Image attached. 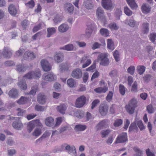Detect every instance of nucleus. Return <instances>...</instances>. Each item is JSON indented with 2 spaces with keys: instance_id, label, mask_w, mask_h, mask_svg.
<instances>
[{
  "instance_id": "f257e3e1",
  "label": "nucleus",
  "mask_w": 156,
  "mask_h": 156,
  "mask_svg": "<svg viewBox=\"0 0 156 156\" xmlns=\"http://www.w3.org/2000/svg\"><path fill=\"white\" fill-rule=\"evenodd\" d=\"M137 101L136 99H131L128 105L125 106L127 112L130 114H133L134 112L135 108L137 107Z\"/></svg>"
},
{
  "instance_id": "f03ea898",
  "label": "nucleus",
  "mask_w": 156,
  "mask_h": 156,
  "mask_svg": "<svg viewBox=\"0 0 156 156\" xmlns=\"http://www.w3.org/2000/svg\"><path fill=\"white\" fill-rule=\"evenodd\" d=\"M98 58L100 62V64L101 65L107 66L109 63V60L107 58V55L106 54L100 53L98 56Z\"/></svg>"
},
{
  "instance_id": "7ed1b4c3",
  "label": "nucleus",
  "mask_w": 156,
  "mask_h": 156,
  "mask_svg": "<svg viewBox=\"0 0 156 156\" xmlns=\"http://www.w3.org/2000/svg\"><path fill=\"white\" fill-rule=\"evenodd\" d=\"M105 12L101 7L97 8L96 10V14L97 19L100 21L105 22L106 20V17L105 16Z\"/></svg>"
},
{
  "instance_id": "20e7f679",
  "label": "nucleus",
  "mask_w": 156,
  "mask_h": 156,
  "mask_svg": "<svg viewBox=\"0 0 156 156\" xmlns=\"http://www.w3.org/2000/svg\"><path fill=\"white\" fill-rule=\"evenodd\" d=\"M86 98L84 95H82L77 98L75 102V107L78 108L83 107L85 104Z\"/></svg>"
},
{
  "instance_id": "39448f33",
  "label": "nucleus",
  "mask_w": 156,
  "mask_h": 156,
  "mask_svg": "<svg viewBox=\"0 0 156 156\" xmlns=\"http://www.w3.org/2000/svg\"><path fill=\"white\" fill-rule=\"evenodd\" d=\"M41 76L40 72L39 70L37 71H31L28 72L23 76L27 79H31L32 78H39Z\"/></svg>"
},
{
  "instance_id": "423d86ee",
  "label": "nucleus",
  "mask_w": 156,
  "mask_h": 156,
  "mask_svg": "<svg viewBox=\"0 0 156 156\" xmlns=\"http://www.w3.org/2000/svg\"><path fill=\"white\" fill-rule=\"evenodd\" d=\"M15 120L12 123V126L17 130L21 129L23 128V126L20 120L19 117H14Z\"/></svg>"
},
{
  "instance_id": "0eeeda50",
  "label": "nucleus",
  "mask_w": 156,
  "mask_h": 156,
  "mask_svg": "<svg viewBox=\"0 0 156 156\" xmlns=\"http://www.w3.org/2000/svg\"><path fill=\"white\" fill-rule=\"evenodd\" d=\"M13 53V51L9 47H5L2 52V54L4 57L9 58L12 55Z\"/></svg>"
},
{
  "instance_id": "6e6552de",
  "label": "nucleus",
  "mask_w": 156,
  "mask_h": 156,
  "mask_svg": "<svg viewBox=\"0 0 156 156\" xmlns=\"http://www.w3.org/2000/svg\"><path fill=\"white\" fill-rule=\"evenodd\" d=\"M109 121L108 120L105 119L99 122L96 126L97 130H99L104 128H106L108 126Z\"/></svg>"
},
{
  "instance_id": "1a4fd4ad",
  "label": "nucleus",
  "mask_w": 156,
  "mask_h": 156,
  "mask_svg": "<svg viewBox=\"0 0 156 156\" xmlns=\"http://www.w3.org/2000/svg\"><path fill=\"white\" fill-rule=\"evenodd\" d=\"M43 78L46 81H51L56 80V76L52 73H49L44 74Z\"/></svg>"
},
{
  "instance_id": "9d476101",
  "label": "nucleus",
  "mask_w": 156,
  "mask_h": 156,
  "mask_svg": "<svg viewBox=\"0 0 156 156\" xmlns=\"http://www.w3.org/2000/svg\"><path fill=\"white\" fill-rule=\"evenodd\" d=\"M101 4L102 7L107 10L112 9V4L111 0H102Z\"/></svg>"
},
{
  "instance_id": "9b49d317",
  "label": "nucleus",
  "mask_w": 156,
  "mask_h": 156,
  "mask_svg": "<svg viewBox=\"0 0 156 156\" xmlns=\"http://www.w3.org/2000/svg\"><path fill=\"white\" fill-rule=\"evenodd\" d=\"M64 11L66 12L72 14L74 11V6L70 3H66L64 5Z\"/></svg>"
},
{
  "instance_id": "f8f14e48",
  "label": "nucleus",
  "mask_w": 156,
  "mask_h": 156,
  "mask_svg": "<svg viewBox=\"0 0 156 156\" xmlns=\"http://www.w3.org/2000/svg\"><path fill=\"white\" fill-rule=\"evenodd\" d=\"M41 66L44 71H48L51 69V67L50 66L49 63L47 60L45 59H42L41 62Z\"/></svg>"
},
{
  "instance_id": "ddd939ff",
  "label": "nucleus",
  "mask_w": 156,
  "mask_h": 156,
  "mask_svg": "<svg viewBox=\"0 0 156 156\" xmlns=\"http://www.w3.org/2000/svg\"><path fill=\"white\" fill-rule=\"evenodd\" d=\"M127 140V135L126 133H122L119 135L117 137L115 142V143H124Z\"/></svg>"
},
{
  "instance_id": "4468645a",
  "label": "nucleus",
  "mask_w": 156,
  "mask_h": 156,
  "mask_svg": "<svg viewBox=\"0 0 156 156\" xmlns=\"http://www.w3.org/2000/svg\"><path fill=\"white\" fill-rule=\"evenodd\" d=\"M82 73L81 70L79 69H74L72 71L71 76L76 79H79L82 76Z\"/></svg>"
},
{
  "instance_id": "2eb2a0df",
  "label": "nucleus",
  "mask_w": 156,
  "mask_h": 156,
  "mask_svg": "<svg viewBox=\"0 0 156 156\" xmlns=\"http://www.w3.org/2000/svg\"><path fill=\"white\" fill-rule=\"evenodd\" d=\"M23 58L25 60L30 61L35 58V55L34 53L27 51L25 53Z\"/></svg>"
},
{
  "instance_id": "dca6fc26",
  "label": "nucleus",
  "mask_w": 156,
  "mask_h": 156,
  "mask_svg": "<svg viewBox=\"0 0 156 156\" xmlns=\"http://www.w3.org/2000/svg\"><path fill=\"white\" fill-rule=\"evenodd\" d=\"M63 54L61 52L56 53L54 57V60L57 63L62 62L63 60Z\"/></svg>"
},
{
  "instance_id": "f3484780",
  "label": "nucleus",
  "mask_w": 156,
  "mask_h": 156,
  "mask_svg": "<svg viewBox=\"0 0 156 156\" xmlns=\"http://www.w3.org/2000/svg\"><path fill=\"white\" fill-rule=\"evenodd\" d=\"M67 147L68 149H66V151L68 153L73 156H76V149L74 146L72 145L70 146L68 145Z\"/></svg>"
},
{
  "instance_id": "a211bd4d",
  "label": "nucleus",
  "mask_w": 156,
  "mask_h": 156,
  "mask_svg": "<svg viewBox=\"0 0 156 156\" xmlns=\"http://www.w3.org/2000/svg\"><path fill=\"white\" fill-rule=\"evenodd\" d=\"M108 111V107L105 105H102L100 106L99 111L101 115H105L107 114Z\"/></svg>"
},
{
  "instance_id": "6ab92c4d",
  "label": "nucleus",
  "mask_w": 156,
  "mask_h": 156,
  "mask_svg": "<svg viewBox=\"0 0 156 156\" xmlns=\"http://www.w3.org/2000/svg\"><path fill=\"white\" fill-rule=\"evenodd\" d=\"M9 96L12 98H16L18 97V91L16 89L12 88L8 93Z\"/></svg>"
},
{
  "instance_id": "aec40b11",
  "label": "nucleus",
  "mask_w": 156,
  "mask_h": 156,
  "mask_svg": "<svg viewBox=\"0 0 156 156\" xmlns=\"http://www.w3.org/2000/svg\"><path fill=\"white\" fill-rule=\"evenodd\" d=\"M83 5L87 9H90L93 8L94 5L91 0H86L84 1Z\"/></svg>"
},
{
  "instance_id": "412c9836",
  "label": "nucleus",
  "mask_w": 156,
  "mask_h": 156,
  "mask_svg": "<svg viewBox=\"0 0 156 156\" xmlns=\"http://www.w3.org/2000/svg\"><path fill=\"white\" fill-rule=\"evenodd\" d=\"M46 96L43 94H39L37 96V101L40 104H44L46 102Z\"/></svg>"
},
{
  "instance_id": "4be33fe9",
  "label": "nucleus",
  "mask_w": 156,
  "mask_h": 156,
  "mask_svg": "<svg viewBox=\"0 0 156 156\" xmlns=\"http://www.w3.org/2000/svg\"><path fill=\"white\" fill-rule=\"evenodd\" d=\"M8 10L9 13L12 16H15L17 13V9L14 5L13 4L9 5Z\"/></svg>"
},
{
  "instance_id": "5701e85b",
  "label": "nucleus",
  "mask_w": 156,
  "mask_h": 156,
  "mask_svg": "<svg viewBox=\"0 0 156 156\" xmlns=\"http://www.w3.org/2000/svg\"><path fill=\"white\" fill-rule=\"evenodd\" d=\"M69 28L68 25L65 23H63L58 27V31L61 33H64L67 31Z\"/></svg>"
},
{
  "instance_id": "b1692460",
  "label": "nucleus",
  "mask_w": 156,
  "mask_h": 156,
  "mask_svg": "<svg viewBox=\"0 0 156 156\" xmlns=\"http://www.w3.org/2000/svg\"><path fill=\"white\" fill-rule=\"evenodd\" d=\"M58 111L60 113L64 114L67 109V106L64 104H60L57 107Z\"/></svg>"
},
{
  "instance_id": "393cba45",
  "label": "nucleus",
  "mask_w": 156,
  "mask_h": 156,
  "mask_svg": "<svg viewBox=\"0 0 156 156\" xmlns=\"http://www.w3.org/2000/svg\"><path fill=\"white\" fill-rule=\"evenodd\" d=\"M126 1L132 9L135 10L137 9L138 6L135 0H126Z\"/></svg>"
},
{
  "instance_id": "a878e982",
  "label": "nucleus",
  "mask_w": 156,
  "mask_h": 156,
  "mask_svg": "<svg viewBox=\"0 0 156 156\" xmlns=\"http://www.w3.org/2000/svg\"><path fill=\"white\" fill-rule=\"evenodd\" d=\"M38 85V84L37 83L33 85L31 88V90L29 93H27V94L35 95L37 90Z\"/></svg>"
},
{
  "instance_id": "bb28decb",
  "label": "nucleus",
  "mask_w": 156,
  "mask_h": 156,
  "mask_svg": "<svg viewBox=\"0 0 156 156\" xmlns=\"http://www.w3.org/2000/svg\"><path fill=\"white\" fill-rule=\"evenodd\" d=\"M59 49L60 50H64L67 51H72L74 49V46L72 44H68L63 47H60Z\"/></svg>"
},
{
  "instance_id": "cd10ccee",
  "label": "nucleus",
  "mask_w": 156,
  "mask_h": 156,
  "mask_svg": "<svg viewBox=\"0 0 156 156\" xmlns=\"http://www.w3.org/2000/svg\"><path fill=\"white\" fill-rule=\"evenodd\" d=\"M18 85L21 89L23 90H25L27 88V84L24 80H21L18 82Z\"/></svg>"
},
{
  "instance_id": "c85d7f7f",
  "label": "nucleus",
  "mask_w": 156,
  "mask_h": 156,
  "mask_svg": "<svg viewBox=\"0 0 156 156\" xmlns=\"http://www.w3.org/2000/svg\"><path fill=\"white\" fill-rule=\"evenodd\" d=\"M107 48L111 51L115 49L114 43L112 40L111 39L107 40Z\"/></svg>"
},
{
  "instance_id": "c756f323",
  "label": "nucleus",
  "mask_w": 156,
  "mask_h": 156,
  "mask_svg": "<svg viewBox=\"0 0 156 156\" xmlns=\"http://www.w3.org/2000/svg\"><path fill=\"white\" fill-rule=\"evenodd\" d=\"M149 23H144L142 24V33L144 34H147L149 32Z\"/></svg>"
},
{
  "instance_id": "7c9ffc66",
  "label": "nucleus",
  "mask_w": 156,
  "mask_h": 156,
  "mask_svg": "<svg viewBox=\"0 0 156 156\" xmlns=\"http://www.w3.org/2000/svg\"><path fill=\"white\" fill-rule=\"evenodd\" d=\"M108 90V88L105 86L104 87H99L94 89V91L98 93H104L106 92Z\"/></svg>"
},
{
  "instance_id": "2f4dec72",
  "label": "nucleus",
  "mask_w": 156,
  "mask_h": 156,
  "mask_svg": "<svg viewBox=\"0 0 156 156\" xmlns=\"http://www.w3.org/2000/svg\"><path fill=\"white\" fill-rule=\"evenodd\" d=\"M47 37H50L52 35L55 33L56 29L54 27H50L47 28Z\"/></svg>"
},
{
  "instance_id": "473e14b6",
  "label": "nucleus",
  "mask_w": 156,
  "mask_h": 156,
  "mask_svg": "<svg viewBox=\"0 0 156 156\" xmlns=\"http://www.w3.org/2000/svg\"><path fill=\"white\" fill-rule=\"evenodd\" d=\"M45 124L48 126H52L54 124V119L53 118L49 117L47 118L45 120Z\"/></svg>"
},
{
  "instance_id": "72a5a7b5",
  "label": "nucleus",
  "mask_w": 156,
  "mask_h": 156,
  "mask_svg": "<svg viewBox=\"0 0 156 156\" xmlns=\"http://www.w3.org/2000/svg\"><path fill=\"white\" fill-rule=\"evenodd\" d=\"M28 100V98L26 97L22 96L17 101V102L19 104L23 105L27 103Z\"/></svg>"
},
{
  "instance_id": "f704fd0d",
  "label": "nucleus",
  "mask_w": 156,
  "mask_h": 156,
  "mask_svg": "<svg viewBox=\"0 0 156 156\" xmlns=\"http://www.w3.org/2000/svg\"><path fill=\"white\" fill-rule=\"evenodd\" d=\"M50 134L51 133L49 132L48 131L45 132L40 138L36 140V142H40L43 139L49 136Z\"/></svg>"
},
{
  "instance_id": "c9c22d12",
  "label": "nucleus",
  "mask_w": 156,
  "mask_h": 156,
  "mask_svg": "<svg viewBox=\"0 0 156 156\" xmlns=\"http://www.w3.org/2000/svg\"><path fill=\"white\" fill-rule=\"evenodd\" d=\"M99 32L101 35L104 37H107L109 36V30L107 29L101 28Z\"/></svg>"
},
{
  "instance_id": "e433bc0d",
  "label": "nucleus",
  "mask_w": 156,
  "mask_h": 156,
  "mask_svg": "<svg viewBox=\"0 0 156 156\" xmlns=\"http://www.w3.org/2000/svg\"><path fill=\"white\" fill-rule=\"evenodd\" d=\"M87 128V126L85 125L79 124L76 125L75 129L79 131H83Z\"/></svg>"
},
{
  "instance_id": "4c0bfd02",
  "label": "nucleus",
  "mask_w": 156,
  "mask_h": 156,
  "mask_svg": "<svg viewBox=\"0 0 156 156\" xmlns=\"http://www.w3.org/2000/svg\"><path fill=\"white\" fill-rule=\"evenodd\" d=\"M141 8L143 12L145 14L149 13L151 9V8L148 5L145 4L142 5Z\"/></svg>"
},
{
  "instance_id": "58836bf2",
  "label": "nucleus",
  "mask_w": 156,
  "mask_h": 156,
  "mask_svg": "<svg viewBox=\"0 0 156 156\" xmlns=\"http://www.w3.org/2000/svg\"><path fill=\"white\" fill-rule=\"evenodd\" d=\"M138 130V128L136 126V122H133L132 123L129 128V131H135L137 132Z\"/></svg>"
},
{
  "instance_id": "ea45409f",
  "label": "nucleus",
  "mask_w": 156,
  "mask_h": 156,
  "mask_svg": "<svg viewBox=\"0 0 156 156\" xmlns=\"http://www.w3.org/2000/svg\"><path fill=\"white\" fill-rule=\"evenodd\" d=\"M67 83L68 86L71 87H74L76 83L75 81L73 78H70L68 80Z\"/></svg>"
},
{
  "instance_id": "a19ab883",
  "label": "nucleus",
  "mask_w": 156,
  "mask_h": 156,
  "mask_svg": "<svg viewBox=\"0 0 156 156\" xmlns=\"http://www.w3.org/2000/svg\"><path fill=\"white\" fill-rule=\"evenodd\" d=\"M145 67L143 66H139L137 67V70L138 73L140 74H142L144 72Z\"/></svg>"
},
{
  "instance_id": "79ce46f5",
  "label": "nucleus",
  "mask_w": 156,
  "mask_h": 156,
  "mask_svg": "<svg viewBox=\"0 0 156 156\" xmlns=\"http://www.w3.org/2000/svg\"><path fill=\"white\" fill-rule=\"evenodd\" d=\"M111 132V130L108 129L102 130L101 132L102 137L104 138L107 137Z\"/></svg>"
},
{
  "instance_id": "37998d69",
  "label": "nucleus",
  "mask_w": 156,
  "mask_h": 156,
  "mask_svg": "<svg viewBox=\"0 0 156 156\" xmlns=\"http://www.w3.org/2000/svg\"><path fill=\"white\" fill-rule=\"evenodd\" d=\"M35 127L34 125L33 121L29 122L27 126V129L29 132H31Z\"/></svg>"
},
{
  "instance_id": "c03bdc74",
  "label": "nucleus",
  "mask_w": 156,
  "mask_h": 156,
  "mask_svg": "<svg viewBox=\"0 0 156 156\" xmlns=\"http://www.w3.org/2000/svg\"><path fill=\"white\" fill-rule=\"evenodd\" d=\"M122 11L120 9H117L115 12V16L117 20H119L121 15Z\"/></svg>"
},
{
  "instance_id": "a18cd8bd",
  "label": "nucleus",
  "mask_w": 156,
  "mask_h": 156,
  "mask_svg": "<svg viewBox=\"0 0 156 156\" xmlns=\"http://www.w3.org/2000/svg\"><path fill=\"white\" fill-rule=\"evenodd\" d=\"M147 111L149 114H152L154 112V109L151 104L148 105L147 107Z\"/></svg>"
},
{
  "instance_id": "49530a36",
  "label": "nucleus",
  "mask_w": 156,
  "mask_h": 156,
  "mask_svg": "<svg viewBox=\"0 0 156 156\" xmlns=\"http://www.w3.org/2000/svg\"><path fill=\"white\" fill-rule=\"evenodd\" d=\"M113 93L112 91H110L106 97V100L108 102H110L112 99Z\"/></svg>"
},
{
  "instance_id": "de8ad7c7",
  "label": "nucleus",
  "mask_w": 156,
  "mask_h": 156,
  "mask_svg": "<svg viewBox=\"0 0 156 156\" xmlns=\"http://www.w3.org/2000/svg\"><path fill=\"white\" fill-rule=\"evenodd\" d=\"M16 110L17 111V115L18 116H22L25 113L26 111L24 109L19 108Z\"/></svg>"
},
{
  "instance_id": "09e8293b",
  "label": "nucleus",
  "mask_w": 156,
  "mask_h": 156,
  "mask_svg": "<svg viewBox=\"0 0 156 156\" xmlns=\"http://www.w3.org/2000/svg\"><path fill=\"white\" fill-rule=\"evenodd\" d=\"M113 55L115 61L117 62L119 60V53L118 51L115 50L113 52Z\"/></svg>"
},
{
  "instance_id": "8fccbe9b",
  "label": "nucleus",
  "mask_w": 156,
  "mask_h": 156,
  "mask_svg": "<svg viewBox=\"0 0 156 156\" xmlns=\"http://www.w3.org/2000/svg\"><path fill=\"white\" fill-rule=\"evenodd\" d=\"M136 123L141 130H144L145 129V127L141 120L137 121Z\"/></svg>"
},
{
  "instance_id": "3c124183",
  "label": "nucleus",
  "mask_w": 156,
  "mask_h": 156,
  "mask_svg": "<svg viewBox=\"0 0 156 156\" xmlns=\"http://www.w3.org/2000/svg\"><path fill=\"white\" fill-rule=\"evenodd\" d=\"M108 27L111 30H117L119 28V27L115 23H110L108 25Z\"/></svg>"
},
{
  "instance_id": "603ef678",
  "label": "nucleus",
  "mask_w": 156,
  "mask_h": 156,
  "mask_svg": "<svg viewBox=\"0 0 156 156\" xmlns=\"http://www.w3.org/2000/svg\"><path fill=\"white\" fill-rule=\"evenodd\" d=\"M25 5L29 8H33L34 6V0H31L25 4Z\"/></svg>"
},
{
  "instance_id": "864d4df0",
  "label": "nucleus",
  "mask_w": 156,
  "mask_h": 156,
  "mask_svg": "<svg viewBox=\"0 0 156 156\" xmlns=\"http://www.w3.org/2000/svg\"><path fill=\"white\" fill-rule=\"evenodd\" d=\"M125 13L128 16H131L132 13V12L127 7H126L124 8Z\"/></svg>"
},
{
  "instance_id": "5fc2aeb1",
  "label": "nucleus",
  "mask_w": 156,
  "mask_h": 156,
  "mask_svg": "<svg viewBox=\"0 0 156 156\" xmlns=\"http://www.w3.org/2000/svg\"><path fill=\"white\" fill-rule=\"evenodd\" d=\"M119 91L122 95H124L125 93V88L123 85L121 84L119 85Z\"/></svg>"
},
{
  "instance_id": "6e6d98bb",
  "label": "nucleus",
  "mask_w": 156,
  "mask_h": 156,
  "mask_svg": "<svg viewBox=\"0 0 156 156\" xmlns=\"http://www.w3.org/2000/svg\"><path fill=\"white\" fill-rule=\"evenodd\" d=\"M149 37L150 40L152 42H154L155 38H156V33H154L151 34L149 36Z\"/></svg>"
},
{
  "instance_id": "4d7b16f0",
  "label": "nucleus",
  "mask_w": 156,
  "mask_h": 156,
  "mask_svg": "<svg viewBox=\"0 0 156 156\" xmlns=\"http://www.w3.org/2000/svg\"><path fill=\"white\" fill-rule=\"evenodd\" d=\"M41 130L37 128L36 129L34 132L33 135V136H38L41 133Z\"/></svg>"
},
{
  "instance_id": "13d9d810",
  "label": "nucleus",
  "mask_w": 156,
  "mask_h": 156,
  "mask_svg": "<svg viewBox=\"0 0 156 156\" xmlns=\"http://www.w3.org/2000/svg\"><path fill=\"white\" fill-rule=\"evenodd\" d=\"M62 20V18L61 16H60L58 15H56L53 19L54 22L55 23L60 22Z\"/></svg>"
},
{
  "instance_id": "bf43d9fd",
  "label": "nucleus",
  "mask_w": 156,
  "mask_h": 156,
  "mask_svg": "<svg viewBox=\"0 0 156 156\" xmlns=\"http://www.w3.org/2000/svg\"><path fill=\"white\" fill-rule=\"evenodd\" d=\"M137 23L134 20H130L128 23V24L131 27H133L136 25Z\"/></svg>"
},
{
  "instance_id": "052dcab7",
  "label": "nucleus",
  "mask_w": 156,
  "mask_h": 156,
  "mask_svg": "<svg viewBox=\"0 0 156 156\" xmlns=\"http://www.w3.org/2000/svg\"><path fill=\"white\" fill-rule=\"evenodd\" d=\"M122 123V121L121 119H117L116 120L114 123V125L115 126H120Z\"/></svg>"
},
{
  "instance_id": "680f3d73",
  "label": "nucleus",
  "mask_w": 156,
  "mask_h": 156,
  "mask_svg": "<svg viewBox=\"0 0 156 156\" xmlns=\"http://www.w3.org/2000/svg\"><path fill=\"white\" fill-rule=\"evenodd\" d=\"M25 50L23 49H20L16 52V56H19L22 55L24 53Z\"/></svg>"
},
{
  "instance_id": "e2e57ef3",
  "label": "nucleus",
  "mask_w": 156,
  "mask_h": 156,
  "mask_svg": "<svg viewBox=\"0 0 156 156\" xmlns=\"http://www.w3.org/2000/svg\"><path fill=\"white\" fill-rule=\"evenodd\" d=\"M135 68L134 66H130L127 69V71L128 73L131 75H133L134 73Z\"/></svg>"
},
{
  "instance_id": "0e129e2a",
  "label": "nucleus",
  "mask_w": 156,
  "mask_h": 156,
  "mask_svg": "<svg viewBox=\"0 0 156 156\" xmlns=\"http://www.w3.org/2000/svg\"><path fill=\"white\" fill-rule=\"evenodd\" d=\"M42 26V23H40L39 24L34 27L33 31V32H35L41 29Z\"/></svg>"
},
{
  "instance_id": "69168bd1",
  "label": "nucleus",
  "mask_w": 156,
  "mask_h": 156,
  "mask_svg": "<svg viewBox=\"0 0 156 156\" xmlns=\"http://www.w3.org/2000/svg\"><path fill=\"white\" fill-rule=\"evenodd\" d=\"M16 67L17 70L19 72L24 71L25 70V67L22 65H18Z\"/></svg>"
},
{
  "instance_id": "338daca9",
  "label": "nucleus",
  "mask_w": 156,
  "mask_h": 156,
  "mask_svg": "<svg viewBox=\"0 0 156 156\" xmlns=\"http://www.w3.org/2000/svg\"><path fill=\"white\" fill-rule=\"evenodd\" d=\"M5 65L6 66H10L15 65L14 62L12 61H7L5 62Z\"/></svg>"
},
{
  "instance_id": "774afa93",
  "label": "nucleus",
  "mask_w": 156,
  "mask_h": 156,
  "mask_svg": "<svg viewBox=\"0 0 156 156\" xmlns=\"http://www.w3.org/2000/svg\"><path fill=\"white\" fill-rule=\"evenodd\" d=\"M100 101L98 99L94 100L91 104V109H93L94 107L97 106V105L99 103Z\"/></svg>"
}]
</instances>
